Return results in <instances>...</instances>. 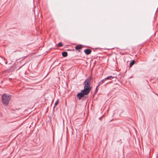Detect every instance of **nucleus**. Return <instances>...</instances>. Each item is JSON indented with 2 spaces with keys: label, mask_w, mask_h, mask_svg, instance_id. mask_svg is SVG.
<instances>
[{
  "label": "nucleus",
  "mask_w": 158,
  "mask_h": 158,
  "mask_svg": "<svg viewBox=\"0 0 158 158\" xmlns=\"http://www.w3.org/2000/svg\"><path fill=\"white\" fill-rule=\"evenodd\" d=\"M92 80V77L91 76L89 77L83 83L84 84V90L89 93L91 87H90V84Z\"/></svg>",
  "instance_id": "1"
},
{
  "label": "nucleus",
  "mask_w": 158,
  "mask_h": 158,
  "mask_svg": "<svg viewBox=\"0 0 158 158\" xmlns=\"http://www.w3.org/2000/svg\"><path fill=\"white\" fill-rule=\"evenodd\" d=\"M10 99V96L6 94H3L2 96V102L3 105L5 106L8 105Z\"/></svg>",
  "instance_id": "2"
},
{
  "label": "nucleus",
  "mask_w": 158,
  "mask_h": 158,
  "mask_svg": "<svg viewBox=\"0 0 158 158\" xmlns=\"http://www.w3.org/2000/svg\"><path fill=\"white\" fill-rule=\"evenodd\" d=\"M89 93L87 91H85V90H81V92L78 93L77 95V98L80 100L81 98L84 97L85 95H88Z\"/></svg>",
  "instance_id": "3"
},
{
  "label": "nucleus",
  "mask_w": 158,
  "mask_h": 158,
  "mask_svg": "<svg viewBox=\"0 0 158 158\" xmlns=\"http://www.w3.org/2000/svg\"><path fill=\"white\" fill-rule=\"evenodd\" d=\"M23 61V60H22L21 62H18L16 64V67L15 68L17 70H18L21 67H22L24 64L25 63H23L21 65H20L21 63Z\"/></svg>",
  "instance_id": "4"
},
{
  "label": "nucleus",
  "mask_w": 158,
  "mask_h": 158,
  "mask_svg": "<svg viewBox=\"0 0 158 158\" xmlns=\"http://www.w3.org/2000/svg\"><path fill=\"white\" fill-rule=\"evenodd\" d=\"M91 50L89 49H85L84 51V52L87 55L90 54L91 53Z\"/></svg>",
  "instance_id": "5"
},
{
  "label": "nucleus",
  "mask_w": 158,
  "mask_h": 158,
  "mask_svg": "<svg viewBox=\"0 0 158 158\" xmlns=\"http://www.w3.org/2000/svg\"><path fill=\"white\" fill-rule=\"evenodd\" d=\"M82 48V45L81 44H79L76 46L75 47V49L76 50H80Z\"/></svg>",
  "instance_id": "6"
},
{
  "label": "nucleus",
  "mask_w": 158,
  "mask_h": 158,
  "mask_svg": "<svg viewBox=\"0 0 158 158\" xmlns=\"http://www.w3.org/2000/svg\"><path fill=\"white\" fill-rule=\"evenodd\" d=\"M114 78V77H112V76H108L107 77L104 78V80H105V81L107 80H111L112 79H113Z\"/></svg>",
  "instance_id": "7"
},
{
  "label": "nucleus",
  "mask_w": 158,
  "mask_h": 158,
  "mask_svg": "<svg viewBox=\"0 0 158 158\" xmlns=\"http://www.w3.org/2000/svg\"><path fill=\"white\" fill-rule=\"evenodd\" d=\"M62 55L64 57H66L68 56V53L66 52H64L62 53Z\"/></svg>",
  "instance_id": "8"
},
{
  "label": "nucleus",
  "mask_w": 158,
  "mask_h": 158,
  "mask_svg": "<svg viewBox=\"0 0 158 158\" xmlns=\"http://www.w3.org/2000/svg\"><path fill=\"white\" fill-rule=\"evenodd\" d=\"M105 81V80H104V79L102 80L101 81H100L98 84V86H100V85H102V83Z\"/></svg>",
  "instance_id": "9"
},
{
  "label": "nucleus",
  "mask_w": 158,
  "mask_h": 158,
  "mask_svg": "<svg viewBox=\"0 0 158 158\" xmlns=\"http://www.w3.org/2000/svg\"><path fill=\"white\" fill-rule=\"evenodd\" d=\"M135 63V61L134 60H132L130 64V67H131Z\"/></svg>",
  "instance_id": "10"
},
{
  "label": "nucleus",
  "mask_w": 158,
  "mask_h": 158,
  "mask_svg": "<svg viewBox=\"0 0 158 158\" xmlns=\"http://www.w3.org/2000/svg\"><path fill=\"white\" fill-rule=\"evenodd\" d=\"M63 45V44L61 42H60L58 44L57 46L58 47H61Z\"/></svg>",
  "instance_id": "11"
},
{
  "label": "nucleus",
  "mask_w": 158,
  "mask_h": 158,
  "mask_svg": "<svg viewBox=\"0 0 158 158\" xmlns=\"http://www.w3.org/2000/svg\"><path fill=\"white\" fill-rule=\"evenodd\" d=\"M2 59L3 60V61H4L3 62V63H4V62H5V64H7V62L6 61V59H5V58H4V57H2Z\"/></svg>",
  "instance_id": "12"
},
{
  "label": "nucleus",
  "mask_w": 158,
  "mask_h": 158,
  "mask_svg": "<svg viewBox=\"0 0 158 158\" xmlns=\"http://www.w3.org/2000/svg\"><path fill=\"white\" fill-rule=\"evenodd\" d=\"M58 99L55 102V105H54V107H55L56 106L57 104H58Z\"/></svg>",
  "instance_id": "13"
},
{
  "label": "nucleus",
  "mask_w": 158,
  "mask_h": 158,
  "mask_svg": "<svg viewBox=\"0 0 158 158\" xmlns=\"http://www.w3.org/2000/svg\"><path fill=\"white\" fill-rule=\"evenodd\" d=\"M98 86H98V85L97 86L96 88V90H95V92H96L98 90Z\"/></svg>",
  "instance_id": "14"
},
{
  "label": "nucleus",
  "mask_w": 158,
  "mask_h": 158,
  "mask_svg": "<svg viewBox=\"0 0 158 158\" xmlns=\"http://www.w3.org/2000/svg\"><path fill=\"white\" fill-rule=\"evenodd\" d=\"M68 50H70H70H71V49H68Z\"/></svg>",
  "instance_id": "15"
}]
</instances>
